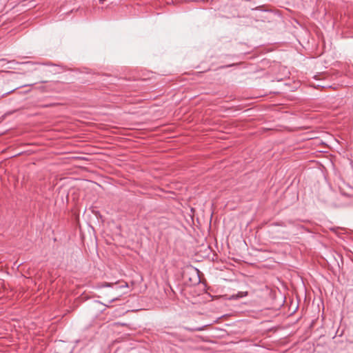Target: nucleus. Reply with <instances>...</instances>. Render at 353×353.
I'll return each mask as SVG.
<instances>
[{"instance_id":"nucleus-6","label":"nucleus","mask_w":353,"mask_h":353,"mask_svg":"<svg viewBox=\"0 0 353 353\" xmlns=\"http://www.w3.org/2000/svg\"><path fill=\"white\" fill-rule=\"evenodd\" d=\"M8 73H10V74H14V72H8Z\"/></svg>"},{"instance_id":"nucleus-3","label":"nucleus","mask_w":353,"mask_h":353,"mask_svg":"<svg viewBox=\"0 0 353 353\" xmlns=\"http://www.w3.org/2000/svg\"><path fill=\"white\" fill-rule=\"evenodd\" d=\"M185 329L188 331H190V332H196V331H202L204 330V327H193V328H190V327H185Z\"/></svg>"},{"instance_id":"nucleus-5","label":"nucleus","mask_w":353,"mask_h":353,"mask_svg":"<svg viewBox=\"0 0 353 353\" xmlns=\"http://www.w3.org/2000/svg\"><path fill=\"white\" fill-rule=\"evenodd\" d=\"M118 299L117 298H112L110 301H109V303H111L112 302H114V301L117 300Z\"/></svg>"},{"instance_id":"nucleus-2","label":"nucleus","mask_w":353,"mask_h":353,"mask_svg":"<svg viewBox=\"0 0 353 353\" xmlns=\"http://www.w3.org/2000/svg\"><path fill=\"white\" fill-rule=\"evenodd\" d=\"M28 85H32V84H28V85H20V86H18V87H16L15 88L7 92H5L4 94H3L2 95L0 96V99L5 97V96H7L8 94H10V93H12L13 92H14L16 90L20 88H23V87H26V86H28Z\"/></svg>"},{"instance_id":"nucleus-4","label":"nucleus","mask_w":353,"mask_h":353,"mask_svg":"<svg viewBox=\"0 0 353 353\" xmlns=\"http://www.w3.org/2000/svg\"><path fill=\"white\" fill-rule=\"evenodd\" d=\"M273 225H277V226H284L285 225L283 222H276V223H273Z\"/></svg>"},{"instance_id":"nucleus-1","label":"nucleus","mask_w":353,"mask_h":353,"mask_svg":"<svg viewBox=\"0 0 353 353\" xmlns=\"http://www.w3.org/2000/svg\"><path fill=\"white\" fill-rule=\"evenodd\" d=\"M247 295H248V292H239L237 294H232L231 296V299H240V298L245 297Z\"/></svg>"}]
</instances>
